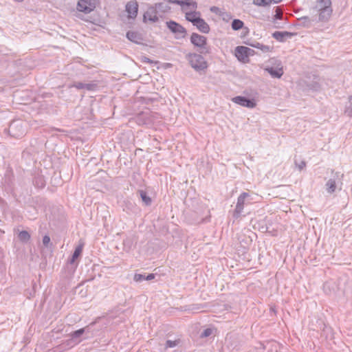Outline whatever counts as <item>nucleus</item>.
<instances>
[{
    "label": "nucleus",
    "instance_id": "f257e3e1",
    "mask_svg": "<svg viewBox=\"0 0 352 352\" xmlns=\"http://www.w3.org/2000/svg\"><path fill=\"white\" fill-rule=\"evenodd\" d=\"M332 3L331 0H317L315 8L318 12V21L326 23L330 19L332 13Z\"/></svg>",
    "mask_w": 352,
    "mask_h": 352
},
{
    "label": "nucleus",
    "instance_id": "f03ea898",
    "mask_svg": "<svg viewBox=\"0 0 352 352\" xmlns=\"http://www.w3.org/2000/svg\"><path fill=\"white\" fill-rule=\"evenodd\" d=\"M202 54L200 53H188L186 55V60L196 72L204 71L208 67V63Z\"/></svg>",
    "mask_w": 352,
    "mask_h": 352
},
{
    "label": "nucleus",
    "instance_id": "7ed1b4c3",
    "mask_svg": "<svg viewBox=\"0 0 352 352\" xmlns=\"http://www.w3.org/2000/svg\"><path fill=\"white\" fill-rule=\"evenodd\" d=\"M8 131L11 137L21 138L26 133L27 124L20 119L14 120L10 122Z\"/></svg>",
    "mask_w": 352,
    "mask_h": 352
},
{
    "label": "nucleus",
    "instance_id": "20e7f679",
    "mask_svg": "<svg viewBox=\"0 0 352 352\" xmlns=\"http://www.w3.org/2000/svg\"><path fill=\"white\" fill-rule=\"evenodd\" d=\"M190 42L195 47L198 48L199 53L204 54L210 53V47L208 45L206 36L193 32L190 36Z\"/></svg>",
    "mask_w": 352,
    "mask_h": 352
},
{
    "label": "nucleus",
    "instance_id": "39448f33",
    "mask_svg": "<svg viewBox=\"0 0 352 352\" xmlns=\"http://www.w3.org/2000/svg\"><path fill=\"white\" fill-rule=\"evenodd\" d=\"M166 26L169 30L175 34L176 38H184L186 34V30L179 23L174 21L166 22Z\"/></svg>",
    "mask_w": 352,
    "mask_h": 352
},
{
    "label": "nucleus",
    "instance_id": "423d86ee",
    "mask_svg": "<svg viewBox=\"0 0 352 352\" xmlns=\"http://www.w3.org/2000/svg\"><path fill=\"white\" fill-rule=\"evenodd\" d=\"M159 21L158 12L153 6H149L143 15L144 23H154Z\"/></svg>",
    "mask_w": 352,
    "mask_h": 352
},
{
    "label": "nucleus",
    "instance_id": "0eeeda50",
    "mask_svg": "<svg viewBox=\"0 0 352 352\" xmlns=\"http://www.w3.org/2000/svg\"><path fill=\"white\" fill-rule=\"evenodd\" d=\"M235 54L239 60L245 61V58L254 54V50L245 46H237L235 48Z\"/></svg>",
    "mask_w": 352,
    "mask_h": 352
},
{
    "label": "nucleus",
    "instance_id": "6e6552de",
    "mask_svg": "<svg viewBox=\"0 0 352 352\" xmlns=\"http://www.w3.org/2000/svg\"><path fill=\"white\" fill-rule=\"evenodd\" d=\"M250 197L248 192H242L237 199V203L236 208L233 212V217L235 219H238L244 208L245 200L247 197Z\"/></svg>",
    "mask_w": 352,
    "mask_h": 352
},
{
    "label": "nucleus",
    "instance_id": "1a4fd4ad",
    "mask_svg": "<svg viewBox=\"0 0 352 352\" xmlns=\"http://www.w3.org/2000/svg\"><path fill=\"white\" fill-rule=\"evenodd\" d=\"M96 3L91 0H80L78 2L77 8L80 12L89 14L94 10Z\"/></svg>",
    "mask_w": 352,
    "mask_h": 352
},
{
    "label": "nucleus",
    "instance_id": "9d476101",
    "mask_svg": "<svg viewBox=\"0 0 352 352\" xmlns=\"http://www.w3.org/2000/svg\"><path fill=\"white\" fill-rule=\"evenodd\" d=\"M232 101L237 104L248 108H254L256 105L254 99L242 96L233 98Z\"/></svg>",
    "mask_w": 352,
    "mask_h": 352
},
{
    "label": "nucleus",
    "instance_id": "9b49d317",
    "mask_svg": "<svg viewBox=\"0 0 352 352\" xmlns=\"http://www.w3.org/2000/svg\"><path fill=\"white\" fill-rule=\"evenodd\" d=\"M126 11L129 14V16L134 19L137 16L138 11V4L137 1H129L126 5Z\"/></svg>",
    "mask_w": 352,
    "mask_h": 352
},
{
    "label": "nucleus",
    "instance_id": "f8f14e48",
    "mask_svg": "<svg viewBox=\"0 0 352 352\" xmlns=\"http://www.w3.org/2000/svg\"><path fill=\"white\" fill-rule=\"evenodd\" d=\"M296 33H292L289 32H280L276 31L272 34V37L280 42H284L287 38H292Z\"/></svg>",
    "mask_w": 352,
    "mask_h": 352
},
{
    "label": "nucleus",
    "instance_id": "ddd939ff",
    "mask_svg": "<svg viewBox=\"0 0 352 352\" xmlns=\"http://www.w3.org/2000/svg\"><path fill=\"white\" fill-rule=\"evenodd\" d=\"M126 36L130 41L136 44H141L144 40L142 34L136 31H128Z\"/></svg>",
    "mask_w": 352,
    "mask_h": 352
},
{
    "label": "nucleus",
    "instance_id": "4468645a",
    "mask_svg": "<svg viewBox=\"0 0 352 352\" xmlns=\"http://www.w3.org/2000/svg\"><path fill=\"white\" fill-rule=\"evenodd\" d=\"M299 25H301L304 28H310L314 23L319 22L318 19L316 16H313L310 18L307 16H302L298 19Z\"/></svg>",
    "mask_w": 352,
    "mask_h": 352
},
{
    "label": "nucleus",
    "instance_id": "2eb2a0df",
    "mask_svg": "<svg viewBox=\"0 0 352 352\" xmlns=\"http://www.w3.org/2000/svg\"><path fill=\"white\" fill-rule=\"evenodd\" d=\"M95 322H91L87 327L84 328L79 329L76 331H74L70 333V336L72 339L76 340L79 338L81 336H82L85 333H89L90 331L91 327L94 325Z\"/></svg>",
    "mask_w": 352,
    "mask_h": 352
},
{
    "label": "nucleus",
    "instance_id": "dca6fc26",
    "mask_svg": "<svg viewBox=\"0 0 352 352\" xmlns=\"http://www.w3.org/2000/svg\"><path fill=\"white\" fill-rule=\"evenodd\" d=\"M72 87H76L78 89H85L88 91H95L98 85L96 83H83L81 82H74Z\"/></svg>",
    "mask_w": 352,
    "mask_h": 352
},
{
    "label": "nucleus",
    "instance_id": "f3484780",
    "mask_svg": "<svg viewBox=\"0 0 352 352\" xmlns=\"http://www.w3.org/2000/svg\"><path fill=\"white\" fill-rule=\"evenodd\" d=\"M193 25L196 26V28L201 32L204 33V34L209 33L210 30L209 25L201 17L200 19H198Z\"/></svg>",
    "mask_w": 352,
    "mask_h": 352
},
{
    "label": "nucleus",
    "instance_id": "a211bd4d",
    "mask_svg": "<svg viewBox=\"0 0 352 352\" xmlns=\"http://www.w3.org/2000/svg\"><path fill=\"white\" fill-rule=\"evenodd\" d=\"M156 8L157 12L161 13H167L170 10V6L168 5V2L163 1L155 3L153 6Z\"/></svg>",
    "mask_w": 352,
    "mask_h": 352
},
{
    "label": "nucleus",
    "instance_id": "6ab92c4d",
    "mask_svg": "<svg viewBox=\"0 0 352 352\" xmlns=\"http://www.w3.org/2000/svg\"><path fill=\"white\" fill-rule=\"evenodd\" d=\"M186 19L194 25L198 19H201V13L199 12L193 11L186 12Z\"/></svg>",
    "mask_w": 352,
    "mask_h": 352
},
{
    "label": "nucleus",
    "instance_id": "aec40b11",
    "mask_svg": "<svg viewBox=\"0 0 352 352\" xmlns=\"http://www.w3.org/2000/svg\"><path fill=\"white\" fill-rule=\"evenodd\" d=\"M265 70L270 74L273 78H280L283 74V68H275V67H267Z\"/></svg>",
    "mask_w": 352,
    "mask_h": 352
},
{
    "label": "nucleus",
    "instance_id": "412c9836",
    "mask_svg": "<svg viewBox=\"0 0 352 352\" xmlns=\"http://www.w3.org/2000/svg\"><path fill=\"white\" fill-rule=\"evenodd\" d=\"M83 243L79 244L74 250V252L72 254V258L69 259V263L70 264H73L76 259L81 255L83 249Z\"/></svg>",
    "mask_w": 352,
    "mask_h": 352
},
{
    "label": "nucleus",
    "instance_id": "4be33fe9",
    "mask_svg": "<svg viewBox=\"0 0 352 352\" xmlns=\"http://www.w3.org/2000/svg\"><path fill=\"white\" fill-rule=\"evenodd\" d=\"M155 275L154 274H148L147 276L141 274H135L133 280L135 282H142L143 280H151L154 279Z\"/></svg>",
    "mask_w": 352,
    "mask_h": 352
},
{
    "label": "nucleus",
    "instance_id": "5701e85b",
    "mask_svg": "<svg viewBox=\"0 0 352 352\" xmlns=\"http://www.w3.org/2000/svg\"><path fill=\"white\" fill-rule=\"evenodd\" d=\"M14 182V175L11 170H6L3 178V182L5 184L10 187Z\"/></svg>",
    "mask_w": 352,
    "mask_h": 352
},
{
    "label": "nucleus",
    "instance_id": "b1692460",
    "mask_svg": "<svg viewBox=\"0 0 352 352\" xmlns=\"http://www.w3.org/2000/svg\"><path fill=\"white\" fill-rule=\"evenodd\" d=\"M30 238V234L26 230L20 231L18 234V239L23 243H28Z\"/></svg>",
    "mask_w": 352,
    "mask_h": 352
},
{
    "label": "nucleus",
    "instance_id": "393cba45",
    "mask_svg": "<svg viewBox=\"0 0 352 352\" xmlns=\"http://www.w3.org/2000/svg\"><path fill=\"white\" fill-rule=\"evenodd\" d=\"M325 186H326V189L329 193L331 194V193L334 192L336 189V184L335 179H329L327 182Z\"/></svg>",
    "mask_w": 352,
    "mask_h": 352
},
{
    "label": "nucleus",
    "instance_id": "a878e982",
    "mask_svg": "<svg viewBox=\"0 0 352 352\" xmlns=\"http://www.w3.org/2000/svg\"><path fill=\"white\" fill-rule=\"evenodd\" d=\"M140 196L146 206H150L152 203L151 198L147 195L146 192L140 190H139Z\"/></svg>",
    "mask_w": 352,
    "mask_h": 352
},
{
    "label": "nucleus",
    "instance_id": "bb28decb",
    "mask_svg": "<svg viewBox=\"0 0 352 352\" xmlns=\"http://www.w3.org/2000/svg\"><path fill=\"white\" fill-rule=\"evenodd\" d=\"M34 184L38 187L43 188L45 186V181L44 179V177L41 175H37L34 178L33 180Z\"/></svg>",
    "mask_w": 352,
    "mask_h": 352
},
{
    "label": "nucleus",
    "instance_id": "cd10ccee",
    "mask_svg": "<svg viewBox=\"0 0 352 352\" xmlns=\"http://www.w3.org/2000/svg\"><path fill=\"white\" fill-rule=\"evenodd\" d=\"M248 45L253 47H255V48H257V49H260L263 52H269L270 50V47L268 46V45H263L260 43H258V42H255L254 43H248Z\"/></svg>",
    "mask_w": 352,
    "mask_h": 352
},
{
    "label": "nucleus",
    "instance_id": "c85d7f7f",
    "mask_svg": "<svg viewBox=\"0 0 352 352\" xmlns=\"http://www.w3.org/2000/svg\"><path fill=\"white\" fill-rule=\"evenodd\" d=\"M181 6H188L194 10H196L197 8V3L195 0H182Z\"/></svg>",
    "mask_w": 352,
    "mask_h": 352
},
{
    "label": "nucleus",
    "instance_id": "c756f323",
    "mask_svg": "<svg viewBox=\"0 0 352 352\" xmlns=\"http://www.w3.org/2000/svg\"><path fill=\"white\" fill-rule=\"evenodd\" d=\"M244 23L240 19H234L232 22L231 27L234 30H239L243 28Z\"/></svg>",
    "mask_w": 352,
    "mask_h": 352
},
{
    "label": "nucleus",
    "instance_id": "7c9ffc66",
    "mask_svg": "<svg viewBox=\"0 0 352 352\" xmlns=\"http://www.w3.org/2000/svg\"><path fill=\"white\" fill-rule=\"evenodd\" d=\"M253 3L258 6L265 7L271 3V0H253Z\"/></svg>",
    "mask_w": 352,
    "mask_h": 352
},
{
    "label": "nucleus",
    "instance_id": "2f4dec72",
    "mask_svg": "<svg viewBox=\"0 0 352 352\" xmlns=\"http://www.w3.org/2000/svg\"><path fill=\"white\" fill-rule=\"evenodd\" d=\"M349 106L346 107L344 113L349 117H352V96L349 98Z\"/></svg>",
    "mask_w": 352,
    "mask_h": 352
},
{
    "label": "nucleus",
    "instance_id": "473e14b6",
    "mask_svg": "<svg viewBox=\"0 0 352 352\" xmlns=\"http://www.w3.org/2000/svg\"><path fill=\"white\" fill-rule=\"evenodd\" d=\"M213 329L211 328H207L204 329L200 334V338H204L210 336L212 334Z\"/></svg>",
    "mask_w": 352,
    "mask_h": 352
},
{
    "label": "nucleus",
    "instance_id": "72a5a7b5",
    "mask_svg": "<svg viewBox=\"0 0 352 352\" xmlns=\"http://www.w3.org/2000/svg\"><path fill=\"white\" fill-rule=\"evenodd\" d=\"M178 344V342L177 340H166V344H165V347L167 349V348H173L175 347V346H177Z\"/></svg>",
    "mask_w": 352,
    "mask_h": 352
},
{
    "label": "nucleus",
    "instance_id": "f704fd0d",
    "mask_svg": "<svg viewBox=\"0 0 352 352\" xmlns=\"http://www.w3.org/2000/svg\"><path fill=\"white\" fill-rule=\"evenodd\" d=\"M294 162L296 166L298 168L300 171L302 170L306 166V162L304 160H302L298 163L297 160H295Z\"/></svg>",
    "mask_w": 352,
    "mask_h": 352
},
{
    "label": "nucleus",
    "instance_id": "c9c22d12",
    "mask_svg": "<svg viewBox=\"0 0 352 352\" xmlns=\"http://www.w3.org/2000/svg\"><path fill=\"white\" fill-rule=\"evenodd\" d=\"M210 10L211 12L214 13L216 14H218L220 16H221V14L223 13V12L221 10V9L219 8L218 7H216V6H212L210 8Z\"/></svg>",
    "mask_w": 352,
    "mask_h": 352
},
{
    "label": "nucleus",
    "instance_id": "e433bc0d",
    "mask_svg": "<svg viewBox=\"0 0 352 352\" xmlns=\"http://www.w3.org/2000/svg\"><path fill=\"white\" fill-rule=\"evenodd\" d=\"M43 244L46 248L49 247L50 244V237L48 235H45L43 237Z\"/></svg>",
    "mask_w": 352,
    "mask_h": 352
},
{
    "label": "nucleus",
    "instance_id": "4c0bfd02",
    "mask_svg": "<svg viewBox=\"0 0 352 352\" xmlns=\"http://www.w3.org/2000/svg\"><path fill=\"white\" fill-rule=\"evenodd\" d=\"M221 17L223 21H228L230 19H232V15L230 13L223 12Z\"/></svg>",
    "mask_w": 352,
    "mask_h": 352
},
{
    "label": "nucleus",
    "instance_id": "58836bf2",
    "mask_svg": "<svg viewBox=\"0 0 352 352\" xmlns=\"http://www.w3.org/2000/svg\"><path fill=\"white\" fill-rule=\"evenodd\" d=\"M273 23H274V28H281L283 27V25H282L280 24V23L276 19H273Z\"/></svg>",
    "mask_w": 352,
    "mask_h": 352
},
{
    "label": "nucleus",
    "instance_id": "ea45409f",
    "mask_svg": "<svg viewBox=\"0 0 352 352\" xmlns=\"http://www.w3.org/2000/svg\"><path fill=\"white\" fill-rule=\"evenodd\" d=\"M135 207V205L133 203H131L130 201L126 202V208L129 210H132L133 208Z\"/></svg>",
    "mask_w": 352,
    "mask_h": 352
},
{
    "label": "nucleus",
    "instance_id": "a19ab883",
    "mask_svg": "<svg viewBox=\"0 0 352 352\" xmlns=\"http://www.w3.org/2000/svg\"><path fill=\"white\" fill-rule=\"evenodd\" d=\"M274 19H276L278 21L281 20L282 19V15L278 14V13H276L274 15Z\"/></svg>",
    "mask_w": 352,
    "mask_h": 352
},
{
    "label": "nucleus",
    "instance_id": "79ce46f5",
    "mask_svg": "<svg viewBox=\"0 0 352 352\" xmlns=\"http://www.w3.org/2000/svg\"><path fill=\"white\" fill-rule=\"evenodd\" d=\"M143 62L144 63H152L151 60L148 58V57L144 56L143 58Z\"/></svg>",
    "mask_w": 352,
    "mask_h": 352
},
{
    "label": "nucleus",
    "instance_id": "37998d69",
    "mask_svg": "<svg viewBox=\"0 0 352 352\" xmlns=\"http://www.w3.org/2000/svg\"><path fill=\"white\" fill-rule=\"evenodd\" d=\"M173 3L181 6L182 0H174V1H173Z\"/></svg>",
    "mask_w": 352,
    "mask_h": 352
},
{
    "label": "nucleus",
    "instance_id": "c03bdc74",
    "mask_svg": "<svg viewBox=\"0 0 352 352\" xmlns=\"http://www.w3.org/2000/svg\"><path fill=\"white\" fill-rule=\"evenodd\" d=\"M282 0H271V3H278L280 2Z\"/></svg>",
    "mask_w": 352,
    "mask_h": 352
},
{
    "label": "nucleus",
    "instance_id": "a18cd8bd",
    "mask_svg": "<svg viewBox=\"0 0 352 352\" xmlns=\"http://www.w3.org/2000/svg\"><path fill=\"white\" fill-rule=\"evenodd\" d=\"M173 1H174V0H168L166 2H168V5L170 6V3H173Z\"/></svg>",
    "mask_w": 352,
    "mask_h": 352
}]
</instances>
